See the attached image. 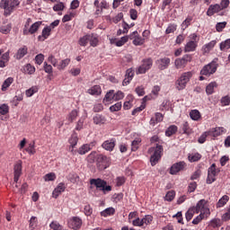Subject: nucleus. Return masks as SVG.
<instances>
[{
    "label": "nucleus",
    "instance_id": "1",
    "mask_svg": "<svg viewBox=\"0 0 230 230\" xmlns=\"http://www.w3.org/2000/svg\"><path fill=\"white\" fill-rule=\"evenodd\" d=\"M21 4L19 0H1L0 8L4 10V17H10L11 13H13L17 7Z\"/></svg>",
    "mask_w": 230,
    "mask_h": 230
},
{
    "label": "nucleus",
    "instance_id": "2",
    "mask_svg": "<svg viewBox=\"0 0 230 230\" xmlns=\"http://www.w3.org/2000/svg\"><path fill=\"white\" fill-rule=\"evenodd\" d=\"M148 154L151 155L150 163L152 166H155L159 160L161 159L163 154V146L156 144V146L150 147L148 149Z\"/></svg>",
    "mask_w": 230,
    "mask_h": 230
},
{
    "label": "nucleus",
    "instance_id": "3",
    "mask_svg": "<svg viewBox=\"0 0 230 230\" xmlns=\"http://www.w3.org/2000/svg\"><path fill=\"white\" fill-rule=\"evenodd\" d=\"M90 184L91 186H95V188H97V190H100V191H102L104 195L109 193V191H112V187L110 185H107V181L100 178L91 179Z\"/></svg>",
    "mask_w": 230,
    "mask_h": 230
},
{
    "label": "nucleus",
    "instance_id": "4",
    "mask_svg": "<svg viewBox=\"0 0 230 230\" xmlns=\"http://www.w3.org/2000/svg\"><path fill=\"white\" fill-rule=\"evenodd\" d=\"M189 39L190 40L186 43L184 47L185 53H191L192 51H195L197 49V47L199 46V40H200L197 33L190 34L189 36Z\"/></svg>",
    "mask_w": 230,
    "mask_h": 230
},
{
    "label": "nucleus",
    "instance_id": "5",
    "mask_svg": "<svg viewBox=\"0 0 230 230\" xmlns=\"http://www.w3.org/2000/svg\"><path fill=\"white\" fill-rule=\"evenodd\" d=\"M218 59H214L212 62L205 65L200 71V75L203 76H211V75H215L217 73V69H218Z\"/></svg>",
    "mask_w": 230,
    "mask_h": 230
},
{
    "label": "nucleus",
    "instance_id": "6",
    "mask_svg": "<svg viewBox=\"0 0 230 230\" xmlns=\"http://www.w3.org/2000/svg\"><path fill=\"white\" fill-rule=\"evenodd\" d=\"M154 222V217L152 215H146L142 219L137 217L132 221V225L136 227H146V226H150Z\"/></svg>",
    "mask_w": 230,
    "mask_h": 230
},
{
    "label": "nucleus",
    "instance_id": "7",
    "mask_svg": "<svg viewBox=\"0 0 230 230\" xmlns=\"http://www.w3.org/2000/svg\"><path fill=\"white\" fill-rule=\"evenodd\" d=\"M152 66H154V60H152L151 58L143 59L141 66H139L136 70L137 75H145L146 71L152 69Z\"/></svg>",
    "mask_w": 230,
    "mask_h": 230
},
{
    "label": "nucleus",
    "instance_id": "8",
    "mask_svg": "<svg viewBox=\"0 0 230 230\" xmlns=\"http://www.w3.org/2000/svg\"><path fill=\"white\" fill-rule=\"evenodd\" d=\"M194 208L197 214L200 213L206 217H209L210 215L209 208H208V201L206 199H200Z\"/></svg>",
    "mask_w": 230,
    "mask_h": 230
},
{
    "label": "nucleus",
    "instance_id": "9",
    "mask_svg": "<svg viewBox=\"0 0 230 230\" xmlns=\"http://www.w3.org/2000/svg\"><path fill=\"white\" fill-rule=\"evenodd\" d=\"M192 58L190 54L184 55L181 58H176L174 61L176 69H184L188 66V62H191Z\"/></svg>",
    "mask_w": 230,
    "mask_h": 230
},
{
    "label": "nucleus",
    "instance_id": "10",
    "mask_svg": "<svg viewBox=\"0 0 230 230\" xmlns=\"http://www.w3.org/2000/svg\"><path fill=\"white\" fill-rule=\"evenodd\" d=\"M111 165V159L107 155H99L97 157V168L99 170H107Z\"/></svg>",
    "mask_w": 230,
    "mask_h": 230
},
{
    "label": "nucleus",
    "instance_id": "11",
    "mask_svg": "<svg viewBox=\"0 0 230 230\" xmlns=\"http://www.w3.org/2000/svg\"><path fill=\"white\" fill-rule=\"evenodd\" d=\"M220 172L217 169V164H212L208 170L207 184H213L217 181V173Z\"/></svg>",
    "mask_w": 230,
    "mask_h": 230
},
{
    "label": "nucleus",
    "instance_id": "12",
    "mask_svg": "<svg viewBox=\"0 0 230 230\" xmlns=\"http://www.w3.org/2000/svg\"><path fill=\"white\" fill-rule=\"evenodd\" d=\"M128 37L130 40H133L134 46H143L145 44V39L139 35L137 31H134Z\"/></svg>",
    "mask_w": 230,
    "mask_h": 230
},
{
    "label": "nucleus",
    "instance_id": "13",
    "mask_svg": "<svg viewBox=\"0 0 230 230\" xmlns=\"http://www.w3.org/2000/svg\"><path fill=\"white\" fill-rule=\"evenodd\" d=\"M82 218L78 217H73L68 220V227L70 229L78 230L82 227Z\"/></svg>",
    "mask_w": 230,
    "mask_h": 230
},
{
    "label": "nucleus",
    "instance_id": "14",
    "mask_svg": "<svg viewBox=\"0 0 230 230\" xmlns=\"http://www.w3.org/2000/svg\"><path fill=\"white\" fill-rule=\"evenodd\" d=\"M42 26V22H36L29 29H23V35H33V33H37L39 31V28Z\"/></svg>",
    "mask_w": 230,
    "mask_h": 230
},
{
    "label": "nucleus",
    "instance_id": "15",
    "mask_svg": "<svg viewBox=\"0 0 230 230\" xmlns=\"http://www.w3.org/2000/svg\"><path fill=\"white\" fill-rule=\"evenodd\" d=\"M14 178L13 181L14 182H19V178L22 174V161L19 160L15 164H14Z\"/></svg>",
    "mask_w": 230,
    "mask_h": 230
},
{
    "label": "nucleus",
    "instance_id": "16",
    "mask_svg": "<svg viewBox=\"0 0 230 230\" xmlns=\"http://www.w3.org/2000/svg\"><path fill=\"white\" fill-rule=\"evenodd\" d=\"M170 58H159L156 60L155 64L161 71H164V69H168L170 66Z\"/></svg>",
    "mask_w": 230,
    "mask_h": 230
},
{
    "label": "nucleus",
    "instance_id": "17",
    "mask_svg": "<svg viewBox=\"0 0 230 230\" xmlns=\"http://www.w3.org/2000/svg\"><path fill=\"white\" fill-rule=\"evenodd\" d=\"M116 146V138H111L109 140H105L102 144V147L107 152H112Z\"/></svg>",
    "mask_w": 230,
    "mask_h": 230
},
{
    "label": "nucleus",
    "instance_id": "18",
    "mask_svg": "<svg viewBox=\"0 0 230 230\" xmlns=\"http://www.w3.org/2000/svg\"><path fill=\"white\" fill-rule=\"evenodd\" d=\"M208 136H211L212 137H218V136H222V134H226L227 130L224 127H217V128H213L209 129L208 131Z\"/></svg>",
    "mask_w": 230,
    "mask_h": 230
},
{
    "label": "nucleus",
    "instance_id": "19",
    "mask_svg": "<svg viewBox=\"0 0 230 230\" xmlns=\"http://www.w3.org/2000/svg\"><path fill=\"white\" fill-rule=\"evenodd\" d=\"M186 166V163L184 162H179L172 165L170 169L171 175H176V173H179L181 170H184V167Z\"/></svg>",
    "mask_w": 230,
    "mask_h": 230
},
{
    "label": "nucleus",
    "instance_id": "20",
    "mask_svg": "<svg viewBox=\"0 0 230 230\" xmlns=\"http://www.w3.org/2000/svg\"><path fill=\"white\" fill-rule=\"evenodd\" d=\"M132 78H134V69L132 68H128L126 71V75H125V78L122 82V85H128V84H130V82H132Z\"/></svg>",
    "mask_w": 230,
    "mask_h": 230
},
{
    "label": "nucleus",
    "instance_id": "21",
    "mask_svg": "<svg viewBox=\"0 0 230 230\" xmlns=\"http://www.w3.org/2000/svg\"><path fill=\"white\" fill-rule=\"evenodd\" d=\"M49 35H51V26H46L42 30L41 35L38 37V40L44 42V40H46Z\"/></svg>",
    "mask_w": 230,
    "mask_h": 230
},
{
    "label": "nucleus",
    "instance_id": "22",
    "mask_svg": "<svg viewBox=\"0 0 230 230\" xmlns=\"http://www.w3.org/2000/svg\"><path fill=\"white\" fill-rule=\"evenodd\" d=\"M64 191H66V186L64 185V183H59L56 189L53 190L52 192V197L54 199H58V197L64 193Z\"/></svg>",
    "mask_w": 230,
    "mask_h": 230
},
{
    "label": "nucleus",
    "instance_id": "23",
    "mask_svg": "<svg viewBox=\"0 0 230 230\" xmlns=\"http://www.w3.org/2000/svg\"><path fill=\"white\" fill-rule=\"evenodd\" d=\"M26 55H28V47L24 46L17 50L14 58H16V60H21V58H24Z\"/></svg>",
    "mask_w": 230,
    "mask_h": 230
},
{
    "label": "nucleus",
    "instance_id": "24",
    "mask_svg": "<svg viewBox=\"0 0 230 230\" xmlns=\"http://www.w3.org/2000/svg\"><path fill=\"white\" fill-rule=\"evenodd\" d=\"M91 150H93L91 144H84L78 148L77 153L79 155H85V154L91 152Z\"/></svg>",
    "mask_w": 230,
    "mask_h": 230
},
{
    "label": "nucleus",
    "instance_id": "25",
    "mask_svg": "<svg viewBox=\"0 0 230 230\" xmlns=\"http://www.w3.org/2000/svg\"><path fill=\"white\" fill-rule=\"evenodd\" d=\"M69 64H71V59L70 58H65L62 59L58 65H57V69L58 71H64V69H66V67H67L69 66Z\"/></svg>",
    "mask_w": 230,
    "mask_h": 230
},
{
    "label": "nucleus",
    "instance_id": "26",
    "mask_svg": "<svg viewBox=\"0 0 230 230\" xmlns=\"http://www.w3.org/2000/svg\"><path fill=\"white\" fill-rule=\"evenodd\" d=\"M94 125H103L105 121H107V119H105V116L102 114H96L93 118Z\"/></svg>",
    "mask_w": 230,
    "mask_h": 230
},
{
    "label": "nucleus",
    "instance_id": "27",
    "mask_svg": "<svg viewBox=\"0 0 230 230\" xmlns=\"http://www.w3.org/2000/svg\"><path fill=\"white\" fill-rule=\"evenodd\" d=\"M88 94H91L92 96H99V94H102V87L100 85H93L90 89H88Z\"/></svg>",
    "mask_w": 230,
    "mask_h": 230
},
{
    "label": "nucleus",
    "instance_id": "28",
    "mask_svg": "<svg viewBox=\"0 0 230 230\" xmlns=\"http://www.w3.org/2000/svg\"><path fill=\"white\" fill-rule=\"evenodd\" d=\"M68 143L71 146V152H74V148L78 145V135L76 133L72 134L71 137L68 140Z\"/></svg>",
    "mask_w": 230,
    "mask_h": 230
},
{
    "label": "nucleus",
    "instance_id": "29",
    "mask_svg": "<svg viewBox=\"0 0 230 230\" xmlns=\"http://www.w3.org/2000/svg\"><path fill=\"white\" fill-rule=\"evenodd\" d=\"M88 39H89V42H90V46H93V48H96V46H98V35L92 33V34H88Z\"/></svg>",
    "mask_w": 230,
    "mask_h": 230
},
{
    "label": "nucleus",
    "instance_id": "30",
    "mask_svg": "<svg viewBox=\"0 0 230 230\" xmlns=\"http://www.w3.org/2000/svg\"><path fill=\"white\" fill-rule=\"evenodd\" d=\"M215 46H217V40H211L210 42L205 44L202 47V50L204 51V53H209L211 49L215 48Z\"/></svg>",
    "mask_w": 230,
    "mask_h": 230
},
{
    "label": "nucleus",
    "instance_id": "31",
    "mask_svg": "<svg viewBox=\"0 0 230 230\" xmlns=\"http://www.w3.org/2000/svg\"><path fill=\"white\" fill-rule=\"evenodd\" d=\"M220 10H222V5L220 4L210 5L207 12V14L213 15V13H217V12H220Z\"/></svg>",
    "mask_w": 230,
    "mask_h": 230
},
{
    "label": "nucleus",
    "instance_id": "32",
    "mask_svg": "<svg viewBox=\"0 0 230 230\" xmlns=\"http://www.w3.org/2000/svg\"><path fill=\"white\" fill-rule=\"evenodd\" d=\"M186 85H188V83L182 80L181 77L175 83V87L178 91L186 89Z\"/></svg>",
    "mask_w": 230,
    "mask_h": 230
},
{
    "label": "nucleus",
    "instance_id": "33",
    "mask_svg": "<svg viewBox=\"0 0 230 230\" xmlns=\"http://www.w3.org/2000/svg\"><path fill=\"white\" fill-rule=\"evenodd\" d=\"M116 213V209L112 207H110L101 212V216L107 217H112Z\"/></svg>",
    "mask_w": 230,
    "mask_h": 230
},
{
    "label": "nucleus",
    "instance_id": "34",
    "mask_svg": "<svg viewBox=\"0 0 230 230\" xmlns=\"http://www.w3.org/2000/svg\"><path fill=\"white\" fill-rule=\"evenodd\" d=\"M197 213V210L195 209V207H191L188 209V211L185 214V218L187 222H190L191 218H193V216Z\"/></svg>",
    "mask_w": 230,
    "mask_h": 230
},
{
    "label": "nucleus",
    "instance_id": "35",
    "mask_svg": "<svg viewBox=\"0 0 230 230\" xmlns=\"http://www.w3.org/2000/svg\"><path fill=\"white\" fill-rule=\"evenodd\" d=\"M139 146H141V137H137L131 143L132 152H136Z\"/></svg>",
    "mask_w": 230,
    "mask_h": 230
},
{
    "label": "nucleus",
    "instance_id": "36",
    "mask_svg": "<svg viewBox=\"0 0 230 230\" xmlns=\"http://www.w3.org/2000/svg\"><path fill=\"white\" fill-rule=\"evenodd\" d=\"M36 93H39V86H31L30 89L25 91V95L27 98H31V96Z\"/></svg>",
    "mask_w": 230,
    "mask_h": 230
},
{
    "label": "nucleus",
    "instance_id": "37",
    "mask_svg": "<svg viewBox=\"0 0 230 230\" xmlns=\"http://www.w3.org/2000/svg\"><path fill=\"white\" fill-rule=\"evenodd\" d=\"M201 158H202V155L199 153L190 154L188 156L190 163H197V161H200Z\"/></svg>",
    "mask_w": 230,
    "mask_h": 230
},
{
    "label": "nucleus",
    "instance_id": "38",
    "mask_svg": "<svg viewBox=\"0 0 230 230\" xmlns=\"http://www.w3.org/2000/svg\"><path fill=\"white\" fill-rule=\"evenodd\" d=\"M177 130H178L177 126L172 125V126H170V127L166 129V131H165V136H167V137H170L173 136V134H176Z\"/></svg>",
    "mask_w": 230,
    "mask_h": 230
},
{
    "label": "nucleus",
    "instance_id": "39",
    "mask_svg": "<svg viewBox=\"0 0 230 230\" xmlns=\"http://www.w3.org/2000/svg\"><path fill=\"white\" fill-rule=\"evenodd\" d=\"M12 31V23H8L6 25H2L0 27V33H4V35H8Z\"/></svg>",
    "mask_w": 230,
    "mask_h": 230
},
{
    "label": "nucleus",
    "instance_id": "40",
    "mask_svg": "<svg viewBox=\"0 0 230 230\" xmlns=\"http://www.w3.org/2000/svg\"><path fill=\"white\" fill-rule=\"evenodd\" d=\"M12 84H13V77H8L5 79L2 84V91H6V89L12 85Z\"/></svg>",
    "mask_w": 230,
    "mask_h": 230
},
{
    "label": "nucleus",
    "instance_id": "41",
    "mask_svg": "<svg viewBox=\"0 0 230 230\" xmlns=\"http://www.w3.org/2000/svg\"><path fill=\"white\" fill-rule=\"evenodd\" d=\"M221 51H226V49H230V39L222 41L219 45Z\"/></svg>",
    "mask_w": 230,
    "mask_h": 230
},
{
    "label": "nucleus",
    "instance_id": "42",
    "mask_svg": "<svg viewBox=\"0 0 230 230\" xmlns=\"http://www.w3.org/2000/svg\"><path fill=\"white\" fill-rule=\"evenodd\" d=\"M191 76H193V72L190 71L182 73L180 78L184 80L188 84V82L191 80Z\"/></svg>",
    "mask_w": 230,
    "mask_h": 230
},
{
    "label": "nucleus",
    "instance_id": "43",
    "mask_svg": "<svg viewBox=\"0 0 230 230\" xmlns=\"http://www.w3.org/2000/svg\"><path fill=\"white\" fill-rule=\"evenodd\" d=\"M215 87H217V83L212 82L208 84V86L206 87L207 94H213V93H215Z\"/></svg>",
    "mask_w": 230,
    "mask_h": 230
},
{
    "label": "nucleus",
    "instance_id": "44",
    "mask_svg": "<svg viewBox=\"0 0 230 230\" xmlns=\"http://www.w3.org/2000/svg\"><path fill=\"white\" fill-rule=\"evenodd\" d=\"M190 116L193 119V121H199L200 118V111H199L198 110H192L190 112Z\"/></svg>",
    "mask_w": 230,
    "mask_h": 230
},
{
    "label": "nucleus",
    "instance_id": "45",
    "mask_svg": "<svg viewBox=\"0 0 230 230\" xmlns=\"http://www.w3.org/2000/svg\"><path fill=\"white\" fill-rule=\"evenodd\" d=\"M25 152H27L30 155H34L35 154V142H31L25 148Z\"/></svg>",
    "mask_w": 230,
    "mask_h": 230
},
{
    "label": "nucleus",
    "instance_id": "46",
    "mask_svg": "<svg viewBox=\"0 0 230 230\" xmlns=\"http://www.w3.org/2000/svg\"><path fill=\"white\" fill-rule=\"evenodd\" d=\"M39 224V221L37 219V217L32 216L29 221V227L30 229L33 230L35 227H37Z\"/></svg>",
    "mask_w": 230,
    "mask_h": 230
},
{
    "label": "nucleus",
    "instance_id": "47",
    "mask_svg": "<svg viewBox=\"0 0 230 230\" xmlns=\"http://www.w3.org/2000/svg\"><path fill=\"white\" fill-rule=\"evenodd\" d=\"M229 202V196L225 195L223 196L217 202V208H224L226 204Z\"/></svg>",
    "mask_w": 230,
    "mask_h": 230
},
{
    "label": "nucleus",
    "instance_id": "48",
    "mask_svg": "<svg viewBox=\"0 0 230 230\" xmlns=\"http://www.w3.org/2000/svg\"><path fill=\"white\" fill-rule=\"evenodd\" d=\"M68 181H70V182H72L73 184H75V182H78V181H80V176H78L75 172L69 173Z\"/></svg>",
    "mask_w": 230,
    "mask_h": 230
},
{
    "label": "nucleus",
    "instance_id": "49",
    "mask_svg": "<svg viewBox=\"0 0 230 230\" xmlns=\"http://www.w3.org/2000/svg\"><path fill=\"white\" fill-rule=\"evenodd\" d=\"M128 39H130L128 36H123L120 40H117L115 44L118 48H121L126 42H128Z\"/></svg>",
    "mask_w": 230,
    "mask_h": 230
},
{
    "label": "nucleus",
    "instance_id": "50",
    "mask_svg": "<svg viewBox=\"0 0 230 230\" xmlns=\"http://www.w3.org/2000/svg\"><path fill=\"white\" fill-rule=\"evenodd\" d=\"M175 31H177V24L175 23L169 24L165 30L166 35H170V33H174Z\"/></svg>",
    "mask_w": 230,
    "mask_h": 230
},
{
    "label": "nucleus",
    "instance_id": "51",
    "mask_svg": "<svg viewBox=\"0 0 230 230\" xmlns=\"http://www.w3.org/2000/svg\"><path fill=\"white\" fill-rule=\"evenodd\" d=\"M114 102V90H111L105 94V97L103 99V102Z\"/></svg>",
    "mask_w": 230,
    "mask_h": 230
},
{
    "label": "nucleus",
    "instance_id": "52",
    "mask_svg": "<svg viewBox=\"0 0 230 230\" xmlns=\"http://www.w3.org/2000/svg\"><path fill=\"white\" fill-rule=\"evenodd\" d=\"M43 179L45 182H49L50 181H55V179H57V174H55V172H49V173H47L43 177Z\"/></svg>",
    "mask_w": 230,
    "mask_h": 230
},
{
    "label": "nucleus",
    "instance_id": "53",
    "mask_svg": "<svg viewBox=\"0 0 230 230\" xmlns=\"http://www.w3.org/2000/svg\"><path fill=\"white\" fill-rule=\"evenodd\" d=\"M175 199V192L173 190H170L166 193L164 197V200L167 202H172Z\"/></svg>",
    "mask_w": 230,
    "mask_h": 230
},
{
    "label": "nucleus",
    "instance_id": "54",
    "mask_svg": "<svg viewBox=\"0 0 230 230\" xmlns=\"http://www.w3.org/2000/svg\"><path fill=\"white\" fill-rule=\"evenodd\" d=\"M43 69L48 75H51L53 73V66L48 64L46 61L43 63Z\"/></svg>",
    "mask_w": 230,
    "mask_h": 230
},
{
    "label": "nucleus",
    "instance_id": "55",
    "mask_svg": "<svg viewBox=\"0 0 230 230\" xmlns=\"http://www.w3.org/2000/svg\"><path fill=\"white\" fill-rule=\"evenodd\" d=\"M24 71L27 75H33L35 73V66H31V64H27L24 66Z\"/></svg>",
    "mask_w": 230,
    "mask_h": 230
},
{
    "label": "nucleus",
    "instance_id": "56",
    "mask_svg": "<svg viewBox=\"0 0 230 230\" xmlns=\"http://www.w3.org/2000/svg\"><path fill=\"white\" fill-rule=\"evenodd\" d=\"M50 229L53 230H62L63 226L58 221H52L49 225Z\"/></svg>",
    "mask_w": 230,
    "mask_h": 230
},
{
    "label": "nucleus",
    "instance_id": "57",
    "mask_svg": "<svg viewBox=\"0 0 230 230\" xmlns=\"http://www.w3.org/2000/svg\"><path fill=\"white\" fill-rule=\"evenodd\" d=\"M9 111H10V107H8L7 104L4 103L0 105V114H2V116H6Z\"/></svg>",
    "mask_w": 230,
    "mask_h": 230
},
{
    "label": "nucleus",
    "instance_id": "58",
    "mask_svg": "<svg viewBox=\"0 0 230 230\" xmlns=\"http://www.w3.org/2000/svg\"><path fill=\"white\" fill-rule=\"evenodd\" d=\"M48 62H49L53 67H57L58 65V59L55 58L52 54L49 56Z\"/></svg>",
    "mask_w": 230,
    "mask_h": 230
},
{
    "label": "nucleus",
    "instance_id": "59",
    "mask_svg": "<svg viewBox=\"0 0 230 230\" xmlns=\"http://www.w3.org/2000/svg\"><path fill=\"white\" fill-rule=\"evenodd\" d=\"M114 102H119L125 98V93L121 91H118L116 93H113Z\"/></svg>",
    "mask_w": 230,
    "mask_h": 230
},
{
    "label": "nucleus",
    "instance_id": "60",
    "mask_svg": "<svg viewBox=\"0 0 230 230\" xmlns=\"http://www.w3.org/2000/svg\"><path fill=\"white\" fill-rule=\"evenodd\" d=\"M191 21H193V18L188 17L184 20V22L181 23V30H186L188 26L191 24Z\"/></svg>",
    "mask_w": 230,
    "mask_h": 230
},
{
    "label": "nucleus",
    "instance_id": "61",
    "mask_svg": "<svg viewBox=\"0 0 230 230\" xmlns=\"http://www.w3.org/2000/svg\"><path fill=\"white\" fill-rule=\"evenodd\" d=\"M96 160V152L93 151L90 155H88V156L86 157V161L90 164L94 163V161Z\"/></svg>",
    "mask_w": 230,
    "mask_h": 230
},
{
    "label": "nucleus",
    "instance_id": "62",
    "mask_svg": "<svg viewBox=\"0 0 230 230\" xmlns=\"http://www.w3.org/2000/svg\"><path fill=\"white\" fill-rule=\"evenodd\" d=\"M111 112H118V111H121V102H117L114 105L110 107Z\"/></svg>",
    "mask_w": 230,
    "mask_h": 230
},
{
    "label": "nucleus",
    "instance_id": "63",
    "mask_svg": "<svg viewBox=\"0 0 230 230\" xmlns=\"http://www.w3.org/2000/svg\"><path fill=\"white\" fill-rule=\"evenodd\" d=\"M79 44L81 46H84V47L87 46V44H89V34H87V35L84 36L83 38H81L79 40Z\"/></svg>",
    "mask_w": 230,
    "mask_h": 230
},
{
    "label": "nucleus",
    "instance_id": "64",
    "mask_svg": "<svg viewBox=\"0 0 230 230\" xmlns=\"http://www.w3.org/2000/svg\"><path fill=\"white\" fill-rule=\"evenodd\" d=\"M35 62H36V64H38V66H40L42 64V62H44V56H43V54H38L35 57Z\"/></svg>",
    "mask_w": 230,
    "mask_h": 230
}]
</instances>
